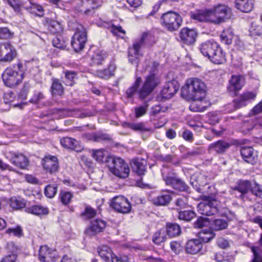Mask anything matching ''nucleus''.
<instances>
[{
	"label": "nucleus",
	"mask_w": 262,
	"mask_h": 262,
	"mask_svg": "<svg viewBox=\"0 0 262 262\" xmlns=\"http://www.w3.org/2000/svg\"><path fill=\"white\" fill-rule=\"evenodd\" d=\"M159 63L155 61H149L146 63L145 71L148 73L145 81L138 93L141 99L145 98L160 83V79L157 76Z\"/></svg>",
	"instance_id": "1"
},
{
	"label": "nucleus",
	"mask_w": 262,
	"mask_h": 262,
	"mask_svg": "<svg viewBox=\"0 0 262 262\" xmlns=\"http://www.w3.org/2000/svg\"><path fill=\"white\" fill-rule=\"evenodd\" d=\"M206 93L205 83L197 78H190L181 90L182 96L187 100H201Z\"/></svg>",
	"instance_id": "2"
},
{
	"label": "nucleus",
	"mask_w": 262,
	"mask_h": 262,
	"mask_svg": "<svg viewBox=\"0 0 262 262\" xmlns=\"http://www.w3.org/2000/svg\"><path fill=\"white\" fill-rule=\"evenodd\" d=\"M23 68V64L19 62L13 67L7 68L5 70L2 75V78L7 86L14 87L22 81L24 78Z\"/></svg>",
	"instance_id": "3"
},
{
	"label": "nucleus",
	"mask_w": 262,
	"mask_h": 262,
	"mask_svg": "<svg viewBox=\"0 0 262 262\" xmlns=\"http://www.w3.org/2000/svg\"><path fill=\"white\" fill-rule=\"evenodd\" d=\"M105 161L110 171L115 176L122 179L128 176L130 172L129 166L122 159L110 156Z\"/></svg>",
	"instance_id": "4"
},
{
	"label": "nucleus",
	"mask_w": 262,
	"mask_h": 262,
	"mask_svg": "<svg viewBox=\"0 0 262 262\" xmlns=\"http://www.w3.org/2000/svg\"><path fill=\"white\" fill-rule=\"evenodd\" d=\"M163 180L166 185L170 186L175 190L180 191H187L189 187L181 179L179 178L176 174L170 171L167 168H164L161 170Z\"/></svg>",
	"instance_id": "5"
},
{
	"label": "nucleus",
	"mask_w": 262,
	"mask_h": 262,
	"mask_svg": "<svg viewBox=\"0 0 262 262\" xmlns=\"http://www.w3.org/2000/svg\"><path fill=\"white\" fill-rule=\"evenodd\" d=\"M86 41V29L84 26L80 25L72 37L71 46L76 52H79L84 48Z\"/></svg>",
	"instance_id": "6"
},
{
	"label": "nucleus",
	"mask_w": 262,
	"mask_h": 262,
	"mask_svg": "<svg viewBox=\"0 0 262 262\" xmlns=\"http://www.w3.org/2000/svg\"><path fill=\"white\" fill-rule=\"evenodd\" d=\"M231 14L230 8L225 5L218 4L211 9L199 10L198 14L193 16H209L211 15L225 16Z\"/></svg>",
	"instance_id": "7"
},
{
	"label": "nucleus",
	"mask_w": 262,
	"mask_h": 262,
	"mask_svg": "<svg viewBox=\"0 0 262 262\" xmlns=\"http://www.w3.org/2000/svg\"><path fill=\"white\" fill-rule=\"evenodd\" d=\"M17 55L15 48L9 42L0 43V61L11 62Z\"/></svg>",
	"instance_id": "8"
},
{
	"label": "nucleus",
	"mask_w": 262,
	"mask_h": 262,
	"mask_svg": "<svg viewBox=\"0 0 262 262\" xmlns=\"http://www.w3.org/2000/svg\"><path fill=\"white\" fill-rule=\"evenodd\" d=\"M111 206L116 211L123 214L129 212L132 209L130 203L124 196L114 197Z\"/></svg>",
	"instance_id": "9"
},
{
	"label": "nucleus",
	"mask_w": 262,
	"mask_h": 262,
	"mask_svg": "<svg viewBox=\"0 0 262 262\" xmlns=\"http://www.w3.org/2000/svg\"><path fill=\"white\" fill-rule=\"evenodd\" d=\"M252 186V181L239 180L236 186L231 188V194H235L236 197L243 198L249 191Z\"/></svg>",
	"instance_id": "10"
},
{
	"label": "nucleus",
	"mask_w": 262,
	"mask_h": 262,
	"mask_svg": "<svg viewBox=\"0 0 262 262\" xmlns=\"http://www.w3.org/2000/svg\"><path fill=\"white\" fill-rule=\"evenodd\" d=\"M256 96L255 93L250 91H247L241 94L233 101L234 110L246 106L249 102L254 100Z\"/></svg>",
	"instance_id": "11"
},
{
	"label": "nucleus",
	"mask_w": 262,
	"mask_h": 262,
	"mask_svg": "<svg viewBox=\"0 0 262 262\" xmlns=\"http://www.w3.org/2000/svg\"><path fill=\"white\" fill-rule=\"evenodd\" d=\"M56 252L47 245L41 246L39 251V259L41 262H54L56 259Z\"/></svg>",
	"instance_id": "12"
},
{
	"label": "nucleus",
	"mask_w": 262,
	"mask_h": 262,
	"mask_svg": "<svg viewBox=\"0 0 262 262\" xmlns=\"http://www.w3.org/2000/svg\"><path fill=\"white\" fill-rule=\"evenodd\" d=\"M153 39L151 42L147 43V47H150L155 44L156 42L154 36L151 33L144 32L142 35L141 38L139 40L135 41L132 47H129L128 49L132 50V53L136 52L139 53V51L141 48L146 46L145 40L146 39Z\"/></svg>",
	"instance_id": "13"
},
{
	"label": "nucleus",
	"mask_w": 262,
	"mask_h": 262,
	"mask_svg": "<svg viewBox=\"0 0 262 262\" xmlns=\"http://www.w3.org/2000/svg\"><path fill=\"white\" fill-rule=\"evenodd\" d=\"M41 163L43 168L51 174L56 172L59 169L58 159L55 156H46Z\"/></svg>",
	"instance_id": "14"
},
{
	"label": "nucleus",
	"mask_w": 262,
	"mask_h": 262,
	"mask_svg": "<svg viewBox=\"0 0 262 262\" xmlns=\"http://www.w3.org/2000/svg\"><path fill=\"white\" fill-rule=\"evenodd\" d=\"M198 33L194 29L187 28L182 29L180 33V37L181 41L188 45L193 44L196 41Z\"/></svg>",
	"instance_id": "15"
},
{
	"label": "nucleus",
	"mask_w": 262,
	"mask_h": 262,
	"mask_svg": "<svg viewBox=\"0 0 262 262\" xmlns=\"http://www.w3.org/2000/svg\"><path fill=\"white\" fill-rule=\"evenodd\" d=\"M179 89V85L177 81L174 80L168 81L161 91V97L169 99L177 93Z\"/></svg>",
	"instance_id": "16"
},
{
	"label": "nucleus",
	"mask_w": 262,
	"mask_h": 262,
	"mask_svg": "<svg viewBox=\"0 0 262 262\" xmlns=\"http://www.w3.org/2000/svg\"><path fill=\"white\" fill-rule=\"evenodd\" d=\"M245 83V79L241 75H232L229 80V84L227 87L229 92L234 94L242 89Z\"/></svg>",
	"instance_id": "17"
},
{
	"label": "nucleus",
	"mask_w": 262,
	"mask_h": 262,
	"mask_svg": "<svg viewBox=\"0 0 262 262\" xmlns=\"http://www.w3.org/2000/svg\"><path fill=\"white\" fill-rule=\"evenodd\" d=\"M241 154L243 159L246 162L252 165L256 163L257 155L254 152V150L252 147H243L241 149Z\"/></svg>",
	"instance_id": "18"
},
{
	"label": "nucleus",
	"mask_w": 262,
	"mask_h": 262,
	"mask_svg": "<svg viewBox=\"0 0 262 262\" xmlns=\"http://www.w3.org/2000/svg\"><path fill=\"white\" fill-rule=\"evenodd\" d=\"M161 23L170 31L178 29L181 26L182 17H162Z\"/></svg>",
	"instance_id": "19"
},
{
	"label": "nucleus",
	"mask_w": 262,
	"mask_h": 262,
	"mask_svg": "<svg viewBox=\"0 0 262 262\" xmlns=\"http://www.w3.org/2000/svg\"><path fill=\"white\" fill-rule=\"evenodd\" d=\"M98 252L100 256L106 262H117V256L108 246L103 245L99 247Z\"/></svg>",
	"instance_id": "20"
},
{
	"label": "nucleus",
	"mask_w": 262,
	"mask_h": 262,
	"mask_svg": "<svg viewBox=\"0 0 262 262\" xmlns=\"http://www.w3.org/2000/svg\"><path fill=\"white\" fill-rule=\"evenodd\" d=\"M60 143L64 148L71 149L77 152L81 151L83 149L79 142L72 138L68 137L62 138L60 140Z\"/></svg>",
	"instance_id": "21"
},
{
	"label": "nucleus",
	"mask_w": 262,
	"mask_h": 262,
	"mask_svg": "<svg viewBox=\"0 0 262 262\" xmlns=\"http://www.w3.org/2000/svg\"><path fill=\"white\" fill-rule=\"evenodd\" d=\"M218 45L219 44L216 42L207 40L202 43L200 47V50L204 56L209 59Z\"/></svg>",
	"instance_id": "22"
},
{
	"label": "nucleus",
	"mask_w": 262,
	"mask_h": 262,
	"mask_svg": "<svg viewBox=\"0 0 262 262\" xmlns=\"http://www.w3.org/2000/svg\"><path fill=\"white\" fill-rule=\"evenodd\" d=\"M105 221L101 219H96L91 222V226L85 230L86 234L92 235L101 232L105 227Z\"/></svg>",
	"instance_id": "23"
},
{
	"label": "nucleus",
	"mask_w": 262,
	"mask_h": 262,
	"mask_svg": "<svg viewBox=\"0 0 262 262\" xmlns=\"http://www.w3.org/2000/svg\"><path fill=\"white\" fill-rule=\"evenodd\" d=\"M10 161L13 164L21 169L26 168L29 164L27 158L21 154H12Z\"/></svg>",
	"instance_id": "24"
},
{
	"label": "nucleus",
	"mask_w": 262,
	"mask_h": 262,
	"mask_svg": "<svg viewBox=\"0 0 262 262\" xmlns=\"http://www.w3.org/2000/svg\"><path fill=\"white\" fill-rule=\"evenodd\" d=\"M123 126L129 128L135 132L144 133H151L152 129L151 127H148L147 124L143 122L138 123H124Z\"/></svg>",
	"instance_id": "25"
},
{
	"label": "nucleus",
	"mask_w": 262,
	"mask_h": 262,
	"mask_svg": "<svg viewBox=\"0 0 262 262\" xmlns=\"http://www.w3.org/2000/svg\"><path fill=\"white\" fill-rule=\"evenodd\" d=\"M203 245L198 239H193L187 242L186 245V251L191 254H195L202 249Z\"/></svg>",
	"instance_id": "26"
},
{
	"label": "nucleus",
	"mask_w": 262,
	"mask_h": 262,
	"mask_svg": "<svg viewBox=\"0 0 262 262\" xmlns=\"http://www.w3.org/2000/svg\"><path fill=\"white\" fill-rule=\"evenodd\" d=\"M209 59L215 64H222L226 61L225 53L219 45L214 50Z\"/></svg>",
	"instance_id": "27"
},
{
	"label": "nucleus",
	"mask_w": 262,
	"mask_h": 262,
	"mask_svg": "<svg viewBox=\"0 0 262 262\" xmlns=\"http://www.w3.org/2000/svg\"><path fill=\"white\" fill-rule=\"evenodd\" d=\"M172 197L168 191H163L153 200V203L157 206H166L171 201Z\"/></svg>",
	"instance_id": "28"
},
{
	"label": "nucleus",
	"mask_w": 262,
	"mask_h": 262,
	"mask_svg": "<svg viewBox=\"0 0 262 262\" xmlns=\"http://www.w3.org/2000/svg\"><path fill=\"white\" fill-rule=\"evenodd\" d=\"M146 162L143 159H139V158H135L132 161V166L134 170L139 175H143L144 174L146 169L145 165Z\"/></svg>",
	"instance_id": "29"
},
{
	"label": "nucleus",
	"mask_w": 262,
	"mask_h": 262,
	"mask_svg": "<svg viewBox=\"0 0 262 262\" xmlns=\"http://www.w3.org/2000/svg\"><path fill=\"white\" fill-rule=\"evenodd\" d=\"M198 239L201 242V243H207L210 242L215 236V234L211 229H206L202 230L198 234Z\"/></svg>",
	"instance_id": "30"
},
{
	"label": "nucleus",
	"mask_w": 262,
	"mask_h": 262,
	"mask_svg": "<svg viewBox=\"0 0 262 262\" xmlns=\"http://www.w3.org/2000/svg\"><path fill=\"white\" fill-rule=\"evenodd\" d=\"M107 55V52L104 50H96L91 57L93 63L97 65L102 64Z\"/></svg>",
	"instance_id": "31"
},
{
	"label": "nucleus",
	"mask_w": 262,
	"mask_h": 262,
	"mask_svg": "<svg viewBox=\"0 0 262 262\" xmlns=\"http://www.w3.org/2000/svg\"><path fill=\"white\" fill-rule=\"evenodd\" d=\"M230 147V144L224 140H219L210 145L209 148L219 154L225 152Z\"/></svg>",
	"instance_id": "32"
},
{
	"label": "nucleus",
	"mask_w": 262,
	"mask_h": 262,
	"mask_svg": "<svg viewBox=\"0 0 262 262\" xmlns=\"http://www.w3.org/2000/svg\"><path fill=\"white\" fill-rule=\"evenodd\" d=\"M236 7L241 11L248 13L253 9V4L250 0H236Z\"/></svg>",
	"instance_id": "33"
},
{
	"label": "nucleus",
	"mask_w": 262,
	"mask_h": 262,
	"mask_svg": "<svg viewBox=\"0 0 262 262\" xmlns=\"http://www.w3.org/2000/svg\"><path fill=\"white\" fill-rule=\"evenodd\" d=\"M52 95L54 96H62L64 93L63 86L58 79H53L51 88Z\"/></svg>",
	"instance_id": "34"
},
{
	"label": "nucleus",
	"mask_w": 262,
	"mask_h": 262,
	"mask_svg": "<svg viewBox=\"0 0 262 262\" xmlns=\"http://www.w3.org/2000/svg\"><path fill=\"white\" fill-rule=\"evenodd\" d=\"M167 235L169 237H176L179 236L181 233V228L180 225L176 223H167L166 230Z\"/></svg>",
	"instance_id": "35"
},
{
	"label": "nucleus",
	"mask_w": 262,
	"mask_h": 262,
	"mask_svg": "<svg viewBox=\"0 0 262 262\" xmlns=\"http://www.w3.org/2000/svg\"><path fill=\"white\" fill-rule=\"evenodd\" d=\"M30 6L26 7L32 14L36 15L37 16H42L43 15V9L42 6L37 4L34 0H28Z\"/></svg>",
	"instance_id": "36"
},
{
	"label": "nucleus",
	"mask_w": 262,
	"mask_h": 262,
	"mask_svg": "<svg viewBox=\"0 0 262 262\" xmlns=\"http://www.w3.org/2000/svg\"><path fill=\"white\" fill-rule=\"evenodd\" d=\"M27 209L28 212L39 216L47 215L49 213V210L47 207L39 205H33Z\"/></svg>",
	"instance_id": "37"
},
{
	"label": "nucleus",
	"mask_w": 262,
	"mask_h": 262,
	"mask_svg": "<svg viewBox=\"0 0 262 262\" xmlns=\"http://www.w3.org/2000/svg\"><path fill=\"white\" fill-rule=\"evenodd\" d=\"M199 212L206 216H211L216 214V210L210 209V207L206 202H201L197 206Z\"/></svg>",
	"instance_id": "38"
},
{
	"label": "nucleus",
	"mask_w": 262,
	"mask_h": 262,
	"mask_svg": "<svg viewBox=\"0 0 262 262\" xmlns=\"http://www.w3.org/2000/svg\"><path fill=\"white\" fill-rule=\"evenodd\" d=\"M192 102L189 106V109L192 112H204L206 110L207 106L204 105L205 102L204 99L201 100H189Z\"/></svg>",
	"instance_id": "39"
},
{
	"label": "nucleus",
	"mask_w": 262,
	"mask_h": 262,
	"mask_svg": "<svg viewBox=\"0 0 262 262\" xmlns=\"http://www.w3.org/2000/svg\"><path fill=\"white\" fill-rule=\"evenodd\" d=\"M115 68L113 65H110L107 69L97 70L96 75L101 78L107 79L114 74Z\"/></svg>",
	"instance_id": "40"
},
{
	"label": "nucleus",
	"mask_w": 262,
	"mask_h": 262,
	"mask_svg": "<svg viewBox=\"0 0 262 262\" xmlns=\"http://www.w3.org/2000/svg\"><path fill=\"white\" fill-rule=\"evenodd\" d=\"M228 223L226 220L217 219L213 221L211 224L212 229L215 231H220L226 229Z\"/></svg>",
	"instance_id": "41"
},
{
	"label": "nucleus",
	"mask_w": 262,
	"mask_h": 262,
	"mask_svg": "<svg viewBox=\"0 0 262 262\" xmlns=\"http://www.w3.org/2000/svg\"><path fill=\"white\" fill-rule=\"evenodd\" d=\"M234 37V33L230 29L224 30L220 35L221 41L226 45H230Z\"/></svg>",
	"instance_id": "42"
},
{
	"label": "nucleus",
	"mask_w": 262,
	"mask_h": 262,
	"mask_svg": "<svg viewBox=\"0 0 262 262\" xmlns=\"http://www.w3.org/2000/svg\"><path fill=\"white\" fill-rule=\"evenodd\" d=\"M141 81L142 78L140 77H137L133 86L127 89L126 95L127 98H132L135 94H138V89Z\"/></svg>",
	"instance_id": "43"
},
{
	"label": "nucleus",
	"mask_w": 262,
	"mask_h": 262,
	"mask_svg": "<svg viewBox=\"0 0 262 262\" xmlns=\"http://www.w3.org/2000/svg\"><path fill=\"white\" fill-rule=\"evenodd\" d=\"M65 75L64 83L66 85L73 86L75 83V79L77 77V73L74 71L66 70L63 72Z\"/></svg>",
	"instance_id": "44"
},
{
	"label": "nucleus",
	"mask_w": 262,
	"mask_h": 262,
	"mask_svg": "<svg viewBox=\"0 0 262 262\" xmlns=\"http://www.w3.org/2000/svg\"><path fill=\"white\" fill-rule=\"evenodd\" d=\"M104 151L103 149H93L92 157L98 162H106L105 161L108 157L105 155Z\"/></svg>",
	"instance_id": "45"
},
{
	"label": "nucleus",
	"mask_w": 262,
	"mask_h": 262,
	"mask_svg": "<svg viewBox=\"0 0 262 262\" xmlns=\"http://www.w3.org/2000/svg\"><path fill=\"white\" fill-rule=\"evenodd\" d=\"M196 214L194 211L190 210L181 211L179 212L178 218L179 220L189 222L194 218Z\"/></svg>",
	"instance_id": "46"
},
{
	"label": "nucleus",
	"mask_w": 262,
	"mask_h": 262,
	"mask_svg": "<svg viewBox=\"0 0 262 262\" xmlns=\"http://www.w3.org/2000/svg\"><path fill=\"white\" fill-rule=\"evenodd\" d=\"M167 238L165 231L164 229H160L159 231L155 232L152 236L153 242L157 245L165 242Z\"/></svg>",
	"instance_id": "47"
},
{
	"label": "nucleus",
	"mask_w": 262,
	"mask_h": 262,
	"mask_svg": "<svg viewBox=\"0 0 262 262\" xmlns=\"http://www.w3.org/2000/svg\"><path fill=\"white\" fill-rule=\"evenodd\" d=\"M194 20L200 22H205L215 25H219L224 22V17H192Z\"/></svg>",
	"instance_id": "48"
},
{
	"label": "nucleus",
	"mask_w": 262,
	"mask_h": 262,
	"mask_svg": "<svg viewBox=\"0 0 262 262\" xmlns=\"http://www.w3.org/2000/svg\"><path fill=\"white\" fill-rule=\"evenodd\" d=\"M251 250L253 257L251 262H262V249L256 246H252Z\"/></svg>",
	"instance_id": "49"
},
{
	"label": "nucleus",
	"mask_w": 262,
	"mask_h": 262,
	"mask_svg": "<svg viewBox=\"0 0 262 262\" xmlns=\"http://www.w3.org/2000/svg\"><path fill=\"white\" fill-rule=\"evenodd\" d=\"M250 191L255 196L262 198V186L254 181H252Z\"/></svg>",
	"instance_id": "50"
},
{
	"label": "nucleus",
	"mask_w": 262,
	"mask_h": 262,
	"mask_svg": "<svg viewBox=\"0 0 262 262\" xmlns=\"http://www.w3.org/2000/svg\"><path fill=\"white\" fill-rule=\"evenodd\" d=\"M73 196V194L70 192L61 191L59 193V199L63 205H67L71 202Z\"/></svg>",
	"instance_id": "51"
},
{
	"label": "nucleus",
	"mask_w": 262,
	"mask_h": 262,
	"mask_svg": "<svg viewBox=\"0 0 262 262\" xmlns=\"http://www.w3.org/2000/svg\"><path fill=\"white\" fill-rule=\"evenodd\" d=\"M46 25L48 27L49 31L52 33H55L60 29V24L57 21L52 19L47 20Z\"/></svg>",
	"instance_id": "52"
},
{
	"label": "nucleus",
	"mask_w": 262,
	"mask_h": 262,
	"mask_svg": "<svg viewBox=\"0 0 262 262\" xmlns=\"http://www.w3.org/2000/svg\"><path fill=\"white\" fill-rule=\"evenodd\" d=\"M10 205L14 209H19L25 207L26 203L24 200L17 199L14 197L11 198L10 200Z\"/></svg>",
	"instance_id": "53"
},
{
	"label": "nucleus",
	"mask_w": 262,
	"mask_h": 262,
	"mask_svg": "<svg viewBox=\"0 0 262 262\" xmlns=\"http://www.w3.org/2000/svg\"><path fill=\"white\" fill-rule=\"evenodd\" d=\"M132 50L128 49V58L129 62L132 64L134 65L136 67H138L139 63V53L136 52L132 53Z\"/></svg>",
	"instance_id": "54"
},
{
	"label": "nucleus",
	"mask_w": 262,
	"mask_h": 262,
	"mask_svg": "<svg viewBox=\"0 0 262 262\" xmlns=\"http://www.w3.org/2000/svg\"><path fill=\"white\" fill-rule=\"evenodd\" d=\"M57 185L56 184L48 185L45 189V194L49 198H53L57 193Z\"/></svg>",
	"instance_id": "55"
},
{
	"label": "nucleus",
	"mask_w": 262,
	"mask_h": 262,
	"mask_svg": "<svg viewBox=\"0 0 262 262\" xmlns=\"http://www.w3.org/2000/svg\"><path fill=\"white\" fill-rule=\"evenodd\" d=\"M45 99V96L42 92L36 91L30 99L29 102L32 104H38Z\"/></svg>",
	"instance_id": "56"
},
{
	"label": "nucleus",
	"mask_w": 262,
	"mask_h": 262,
	"mask_svg": "<svg viewBox=\"0 0 262 262\" xmlns=\"http://www.w3.org/2000/svg\"><path fill=\"white\" fill-rule=\"evenodd\" d=\"M89 139L94 142H99L102 141L109 140L111 139L109 135L105 134H97L90 135Z\"/></svg>",
	"instance_id": "57"
},
{
	"label": "nucleus",
	"mask_w": 262,
	"mask_h": 262,
	"mask_svg": "<svg viewBox=\"0 0 262 262\" xmlns=\"http://www.w3.org/2000/svg\"><path fill=\"white\" fill-rule=\"evenodd\" d=\"M208 224L209 220L208 218L200 216L194 223L193 226L195 228H202L204 227L207 226Z\"/></svg>",
	"instance_id": "58"
},
{
	"label": "nucleus",
	"mask_w": 262,
	"mask_h": 262,
	"mask_svg": "<svg viewBox=\"0 0 262 262\" xmlns=\"http://www.w3.org/2000/svg\"><path fill=\"white\" fill-rule=\"evenodd\" d=\"M14 98V94L13 92H9L5 93L4 95V101L6 104H10L13 105L14 107H18L20 106V104H13L12 102Z\"/></svg>",
	"instance_id": "59"
},
{
	"label": "nucleus",
	"mask_w": 262,
	"mask_h": 262,
	"mask_svg": "<svg viewBox=\"0 0 262 262\" xmlns=\"http://www.w3.org/2000/svg\"><path fill=\"white\" fill-rule=\"evenodd\" d=\"M52 44L54 47L59 49H63L66 47L65 41L60 36L54 37L52 40Z\"/></svg>",
	"instance_id": "60"
},
{
	"label": "nucleus",
	"mask_w": 262,
	"mask_h": 262,
	"mask_svg": "<svg viewBox=\"0 0 262 262\" xmlns=\"http://www.w3.org/2000/svg\"><path fill=\"white\" fill-rule=\"evenodd\" d=\"M30 88L31 84L29 82H25L19 92L18 97L23 100L26 99Z\"/></svg>",
	"instance_id": "61"
},
{
	"label": "nucleus",
	"mask_w": 262,
	"mask_h": 262,
	"mask_svg": "<svg viewBox=\"0 0 262 262\" xmlns=\"http://www.w3.org/2000/svg\"><path fill=\"white\" fill-rule=\"evenodd\" d=\"M96 213L95 209L90 206H88L85 208L84 212L81 213V216L84 219H89L94 217L96 215Z\"/></svg>",
	"instance_id": "62"
},
{
	"label": "nucleus",
	"mask_w": 262,
	"mask_h": 262,
	"mask_svg": "<svg viewBox=\"0 0 262 262\" xmlns=\"http://www.w3.org/2000/svg\"><path fill=\"white\" fill-rule=\"evenodd\" d=\"M175 204L179 209L187 208L189 206L188 199L186 197L178 198L175 202Z\"/></svg>",
	"instance_id": "63"
},
{
	"label": "nucleus",
	"mask_w": 262,
	"mask_h": 262,
	"mask_svg": "<svg viewBox=\"0 0 262 262\" xmlns=\"http://www.w3.org/2000/svg\"><path fill=\"white\" fill-rule=\"evenodd\" d=\"M147 107L148 105L145 104L135 108V116L137 118H139L144 115L147 111Z\"/></svg>",
	"instance_id": "64"
}]
</instances>
